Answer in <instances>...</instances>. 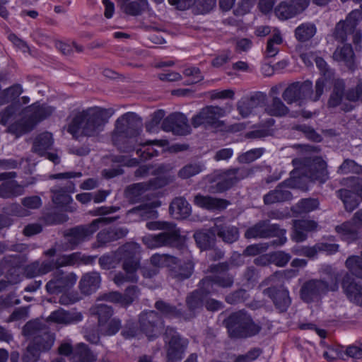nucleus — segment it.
I'll use <instances>...</instances> for the list:
<instances>
[{
  "label": "nucleus",
  "mask_w": 362,
  "mask_h": 362,
  "mask_svg": "<svg viewBox=\"0 0 362 362\" xmlns=\"http://www.w3.org/2000/svg\"><path fill=\"white\" fill-rule=\"evenodd\" d=\"M115 113L113 108L95 106L78 112L68 126V132L75 134L81 132L86 136H96Z\"/></svg>",
  "instance_id": "nucleus-1"
},
{
  "label": "nucleus",
  "mask_w": 362,
  "mask_h": 362,
  "mask_svg": "<svg viewBox=\"0 0 362 362\" xmlns=\"http://www.w3.org/2000/svg\"><path fill=\"white\" fill-rule=\"evenodd\" d=\"M326 83L324 78H319L315 83V90H313V83L310 81L294 82L290 84L283 92L282 98L288 103L302 102L309 99L317 101L324 92Z\"/></svg>",
  "instance_id": "nucleus-2"
},
{
  "label": "nucleus",
  "mask_w": 362,
  "mask_h": 362,
  "mask_svg": "<svg viewBox=\"0 0 362 362\" xmlns=\"http://www.w3.org/2000/svg\"><path fill=\"white\" fill-rule=\"evenodd\" d=\"M118 218L119 216L100 217L94 219L89 224L79 225L66 230L64 232L66 249L74 250L81 243L88 240L100 226L109 224Z\"/></svg>",
  "instance_id": "nucleus-3"
},
{
  "label": "nucleus",
  "mask_w": 362,
  "mask_h": 362,
  "mask_svg": "<svg viewBox=\"0 0 362 362\" xmlns=\"http://www.w3.org/2000/svg\"><path fill=\"white\" fill-rule=\"evenodd\" d=\"M141 120L134 112H127L116 121L115 132L112 136L114 144L123 152H130L134 148L132 146H122L120 140L123 138L134 139L140 133Z\"/></svg>",
  "instance_id": "nucleus-4"
},
{
  "label": "nucleus",
  "mask_w": 362,
  "mask_h": 362,
  "mask_svg": "<svg viewBox=\"0 0 362 362\" xmlns=\"http://www.w3.org/2000/svg\"><path fill=\"white\" fill-rule=\"evenodd\" d=\"M225 323L231 338L250 337L261 330V326L255 323L251 316L243 310L230 314Z\"/></svg>",
  "instance_id": "nucleus-5"
},
{
  "label": "nucleus",
  "mask_w": 362,
  "mask_h": 362,
  "mask_svg": "<svg viewBox=\"0 0 362 362\" xmlns=\"http://www.w3.org/2000/svg\"><path fill=\"white\" fill-rule=\"evenodd\" d=\"M301 151L306 156L303 159V163L306 167L305 175L312 180L325 182L328 178L327 163L322 157L315 156L320 152L317 145H301Z\"/></svg>",
  "instance_id": "nucleus-6"
},
{
  "label": "nucleus",
  "mask_w": 362,
  "mask_h": 362,
  "mask_svg": "<svg viewBox=\"0 0 362 362\" xmlns=\"http://www.w3.org/2000/svg\"><path fill=\"white\" fill-rule=\"evenodd\" d=\"M338 289L337 275L332 273L327 279H310L303 284L300 289V297L305 303H312L320 299L328 291Z\"/></svg>",
  "instance_id": "nucleus-7"
},
{
  "label": "nucleus",
  "mask_w": 362,
  "mask_h": 362,
  "mask_svg": "<svg viewBox=\"0 0 362 362\" xmlns=\"http://www.w3.org/2000/svg\"><path fill=\"white\" fill-rule=\"evenodd\" d=\"M23 334L42 353L49 351L54 342V336L47 326L38 320L28 322L23 328Z\"/></svg>",
  "instance_id": "nucleus-8"
},
{
  "label": "nucleus",
  "mask_w": 362,
  "mask_h": 362,
  "mask_svg": "<svg viewBox=\"0 0 362 362\" xmlns=\"http://www.w3.org/2000/svg\"><path fill=\"white\" fill-rule=\"evenodd\" d=\"M253 173V168L246 166L223 170L218 175V180L210 185L209 191L214 194L223 193L231 189L241 180L252 176Z\"/></svg>",
  "instance_id": "nucleus-9"
},
{
  "label": "nucleus",
  "mask_w": 362,
  "mask_h": 362,
  "mask_svg": "<svg viewBox=\"0 0 362 362\" xmlns=\"http://www.w3.org/2000/svg\"><path fill=\"white\" fill-rule=\"evenodd\" d=\"M229 264L227 262H222L211 267L214 272L211 275L207 276L202 279L200 284L202 289L206 294L216 293V286L223 288H230L234 284V276L228 272Z\"/></svg>",
  "instance_id": "nucleus-10"
},
{
  "label": "nucleus",
  "mask_w": 362,
  "mask_h": 362,
  "mask_svg": "<svg viewBox=\"0 0 362 362\" xmlns=\"http://www.w3.org/2000/svg\"><path fill=\"white\" fill-rule=\"evenodd\" d=\"M286 232V230L281 228L278 224H271L269 220H263L248 228L245 233V237L247 239L276 237L278 239L273 240L272 245L281 246L287 241Z\"/></svg>",
  "instance_id": "nucleus-11"
},
{
  "label": "nucleus",
  "mask_w": 362,
  "mask_h": 362,
  "mask_svg": "<svg viewBox=\"0 0 362 362\" xmlns=\"http://www.w3.org/2000/svg\"><path fill=\"white\" fill-rule=\"evenodd\" d=\"M90 312L98 317V329L102 335H115L122 328L121 320L117 317H112L114 311L111 306L97 304L90 308Z\"/></svg>",
  "instance_id": "nucleus-12"
},
{
  "label": "nucleus",
  "mask_w": 362,
  "mask_h": 362,
  "mask_svg": "<svg viewBox=\"0 0 362 362\" xmlns=\"http://www.w3.org/2000/svg\"><path fill=\"white\" fill-rule=\"evenodd\" d=\"M31 113L25 118L11 124L8 127V132L17 136L30 132L34 127L42 120L52 115L53 110L45 106H31Z\"/></svg>",
  "instance_id": "nucleus-13"
},
{
  "label": "nucleus",
  "mask_w": 362,
  "mask_h": 362,
  "mask_svg": "<svg viewBox=\"0 0 362 362\" xmlns=\"http://www.w3.org/2000/svg\"><path fill=\"white\" fill-rule=\"evenodd\" d=\"M226 111L218 106L207 105L202 108L191 119V124L194 128L202 127L207 129L209 128L218 129L223 127L224 122L220 118L224 117Z\"/></svg>",
  "instance_id": "nucleus-14"
},
{
  "label": "nucleus",
  "mask_w": 362,
  "mask_h": 362,
  "mask_svg": "<svg viewBox=\"0 0 362 362\" xmlns=\"http://www.w3.org/2000/svg\"><path fill=\"white\" fill-rule=\"evenodd\" d=\"M140 330L149 339L157 338L164 327L163 317L155 310L144 311L139 316Z\"/></svg>",
  "instance_id": "nucleus-15"
},
{
  "label": "nucleus",
  "mask_w": 362,
  "mask_h": 362,
  "mask_svg": "<svg viewBox=\"0 0 362 362\" xmlns=\"http://www.w3.org/2000/svg\"><path fill=\"white\" fill-rule=\"evenodd\" d=\"M164 335L165 342H168V360L170 362L180 361L187 348L188 340L182 338L177 331L170 327H166Z\"/></svg>",
  "instance_id": "nucleus-16"
},
{
  "label": "nucleus",
  "mask_w": 362,
  "mask_h": 362,
  "mask_svg": "<svg viewBox=\"0 0 362 362\" xmlns=\"http://www.w3.org/2000/svg\"><path fill=\"white\" fill-rule=\"evenodd\" d=\"M311 0H284L274 9V16L281 21H288L303 13L310 6Z\"/></svg>",
  "instance_id": "nucleus-17"
},
{
  "label": "nucleus",
  "mask_w": 362,
  "mask_h": 362,
  "mask_svg": "<svg viewBox=\"0 0 362 362\" xmlns=\"http://www.w3.org/2000/svg\"><path fill=\"white\" fill-rule=\"evenodd\" d=\"M77 281V276L73 272L57 270L52 274V279L47 283L46 291L49 294H59L71 288Z\"/></svg>",
  "instance_id": "nucleus-18"
},
{
  "label": "nucleus",
  "mask_w": 362,
  "mask_h": 362,
  "mask_svg": "<svg viewBox=\"0 0 362 362\" xmlns=\"http://www.w3.org/2000/svg\"><path fill=\"white\" fill-rule=\"evenodd\" d=\"M76 190L75 183L69 180L64 186L56 185L50 189L52 201L57 206L64 208L66 211H76V204L73 203L71 194Z\"/></svg>",
  "instance_id": "nucleus-19"
},
{
  "label": "nucleus",
  "mask_w": 362,
  "mask_h": 362,
  "mask_svg": "<svg viewBox=\"0 0 362 362\" xmlns=\"http://www.w3.org/2000/svg\"><path fill=\"white\" fill-rule=\"evenodd\" d=\"M180 239V230H174L171 232H161L156 235H146L142 238L143 243L148 249L161 247H173L178 243Z\"/></svg>",
  "instance_id": "nucleus-20"
},
{
  "label": "nucleus",
  "mask_w": 362,
  "mask_h": 362,
  "mask_svg": "<svg viewBox=\"0 0 362 362\" xmlns=\"http://www.w3.org/2000/svg\"><path fill=\"white\" fill-rule=\"evenodd\" d=\"M161 128L166 132L175 135L185 136L191 133V127L187 117L180 112H174L166 117L162 122Z\"/></svg>",
  "instance_id": "nucleus-21"
},
{
  "label": "nucleus",
  "mask_w": 362,
  "mask_h": 362,
  "mask_svg": "<svg viewBox=\"0 0 362 362\" xmlns=\"http://www.w3.org/2000/svg\"><path fill=\"white\" fill-rule=\"evenodd\" d=\"M119 261L122 262L123 267H140L139 253L141 252L140 245L136 243H127L119 247L116 251Z\"/></svg>",
  "instance_id": "nucleus-22"
},
{
  "label": "nucleus",
  "mask_w": 362,
  "mask_h": 362,
  "mask_svg": "<svg viewBox=\"0 0 362 362\" xmlns=\"http://www.w3.org/2000/svg\"><path fill=\"white\" fill-rule=\"evenodd\" d=\"M263 293L272 301L275 309L279 313H286L291 304L289 291L284 286H271L264 290Z\"/></svg>",
  "instance_id": "nucleus-23"
},
{
  "label": "nucleus",
  "mask_w": 362,
  "mask_h": 362,
  "mask_svg": "<svg viewBox=\"0 0 362 362\" xmlns=\"http://www.w3.org/2000/svg\"><path fill=\"white\" fill-rule=\"evenodd\" d=\"M165 185L166 181L164 178L157 177L146 182L129 185L126 189V194L129 199L136 202L146 191L161 188Z\"/></svg>",
  "instance_id": "nucleus-24"
},
{
  "label": "nucleus",
  "mask_w": 362,
  "mask_h": 362,
  "mask_svg": "<svg viewBox=\"0 0 362 362\" xmlns=\"http://www.w3.org/2000/svg\"><path fill=\"white\" fill-rule=\"evenodd\" d=\"M51 264L52 271L60 267H71L80 263L90 264L93 259L89 256L82 255L81 252L58 255L55 259L47 260Z\"/></svg>",
  "instance_id": "nucleus-25"
},
{
  "label": "nucleus",
  "mask_w": 362,
  "mask_h": 362,
  "mask_svg": "<svg viewBox=\"0 0 362 362\" xmlns=\"http://www.w3.org/2000/svg\"><path fill=\"white\" fill-rule=\"evenodd\" d=\"M129 230L124 227L109 228L101 230L96 235L95 247H104L112 242L124 238Z\"/></svg>",
  "instance_id": "nucleus-26"
},
{
  "label": "nucleus",
  "mask_w": 362,
  "mask_h": 362,
  "mask_svg": "<svg viewBox=\"0 0 362 362\" xmlns=\"http://www.w3.org/2000/svg\"><path fill=\"white\" fill-rule=\"evenodd\" d=\"M266 95L262 93H256L250 97H245L237 103V110L243 117H248L254 109L264 105Z\"/></svg>",
  "instance_id": "nucleus-27"
},
{
  "label": "nucleus",
  "mask_w": 362,
  "mask_h": 362,
  "mask_svg": "<svg viewBox=\"0 0 362 362\" xmlns=\"http://www.w3.org/2000/svg\"><path fill=\"white\" fill-rule=\"evenodd\" d=\"M211 230L226 243H233L239 238L238 228L223 222L221 218L216 220Z\"/></svg>",
  "instance_id": "nucleus-28"
},
{
  "label": "nucleus",
  "mask_w": 362,
  "mask_h": 362,
  "mask_svg": "<svg viewBox=\"0 0 362 362\" xmlns=\"http://www.w3.org/2000/svg\"><path fill=\"white\" fill-rule=\"evenodd\" d=\"M345 83L341 79L334 81L333 90L327 102L329 107H336L341 105V110L344 112H349L353 110L354 106L347 103H341L343 97H345Z\"/></svg>",
  "instance_id": "nucleus-29"
},
{
  "label": "nucleus",
  "mask_w": 362,
  "mask_h": 362,
  "mask_svg": "<svg viewBox=\"0 0 362 362\" xmlns=\"http://www.w3.org/2000/svg\"><path fill=\"white\" fill-rule=\"evenodd\" d=\"M194 204L197 206L209 211H223L230 204L225 199L204 196L198 194L194 196Z\"/></svg>",
  "instance_id": "nucleus-30"
},
{
  "label": "nucleus",
  "mask_w": 362,
  "mask_h": 362,
  "mask_svg": "<svg viewBox=\"0 0 362 362\" xmlns=\"http://www.w3.org/2000/svg\"><path fill=\"white\" fill-rule=\"evenodd\" d=\"M194 270V264L191 260L180 261L175 257V261L171 263L169 268V276L176 281H181L189 279Z\"/></svg>",
  "instance_id": "nucleus-31"
},
{
  "label": "nucleus",
  "mask_w": 362,
  "mask_h": 362,
  "mask_svg": "<svg viewBox=\"0 0 362 362\" xmlns=\"http://www.w3.org/2000/svg\"><path fill=\"white\" fill-rule=\"evenodd\" d=\"M158 313L166 318H178L189 320L193 318V315L189 316L185 314L181 308L173 305L163 300H158L154 304Z\"/></svg>",
  "instance_id": "nucleus-32"
},
{
  "label": "nucleus",
  "mask_w": 362,
  "mask_h": 362,
  "mask_svg": "<svg viewBox=\"0 0 362 362\" xmlns=\"http://www.w3.org/2000/svg\"><path fill=\"white\" fill-rule=\"evenodd\" d=\"M341 286L347 298L355 305L362 307V285L349 276H346Z\"/></svg>",
  "instance_id": "nucleus-33"
},
{
  "label": "nucleus",
  "mask_w": 362,
  "mask_h": 362,
  "mask_svg": "<svg viewBox=\"0 0 362 362\" xmlns=\"http://www.w3.org/2000/svg\"><path fill=\"white\" fill-rule=\"evenodd\" d=\"M317 227V223L313 220H294L292 240L297 243L303 242L306 240L308 233L315 231Z\"/></svg>",
  "instance_id": "nucleus-34"
},
{
  "label": "nucleus",
  "mask_w": 362,
  "mask_h": 362,
  "mask_svg": "<svg viewBox=\"0 0 362 362\" xmlns=\"http://www.w3.org/2000/svg\"><path fill=\"white\" fill-rule=\"evenodd\" d=\"M291 192L287 189L286 182L279 184L274 189L270 190L263 197V201L266 205H272L291 200Z\"/></svg>",
  "instance_id": "nucleus-35"
},
{
  "label": "nucleus",
  "mask_w": 362,
  "mask_h": 362,
  "mask_svg": "<svg viewBox=\"0 0 362 362\" xmlns=\"http://www.w3.org/2000/svg\"><path fill=\"white\" fill-rule=\"evenodd\" d=\"M83 320V315L78 312H69L59 308L51 313L47 318V322L57 324L69 325L77 323Z\"/></svg>",
  "instance_id": "nucleus-36"
},
{
  "label": "nucleus",
  "mask_w": 362,
  "mask_h": 362,
  "mask_svg": "<svg viewBox=\"0 0 362 362\" xmlns=\"http://www.w3.org/2000/svg\"><path fill=\"white\" fill-rule=\"evenodd\" d=\"M332 59L337 62H342L351 69L355 65V54L350 44L338 46L332 54Z\"/></svg>",
  "instance_id": "nucleus-37"
},
{
  "label": "nucleus",
  "mask_w": 362,
  "mask_h": 362,
  "mask_svg": "<svg viewBox=\"0 0 362 362\" xmlns=\"http://www.w3.org/2000/svg\"><path fill=\"white\" fill-rule=\"evenodd\" d=\"M101 278L98 272H91L83 275L79 282L81 291L89 295L98 289L100 286Z\"/></svg>",
  "instance_id": "nucleus-38"
},
{
  "label": "nucleus",
  "mask_w": 362,
  "mask_h": 362,
  "mask_svg": "<svg viewBox=\"0 0 362 362\" xmlns=\"http://www.w3.org/2000/svg\"><path fill=\"white\" fill-rule=\"evenodd\" d=\"M204 291L202 289V285L199 284V289L196 290L189 294L186 298V304L189 309V313H185L187 315L190 314L194 317V311L201 309L204 306L205 296H207Z\"/></svg>",
  "instance_id": "nucleus-39"
},
{
  "label": "nucleus",
  "mask_w": 362,
  "mask_h": 362,
  "mask_svg": "<svg viewBox=\"0 0 362 362\" xmlns=\"http://www.w3.org/2000/svg\"><path fill=\"white\" fill-rule=\"evenodd\" d=\"M24 187L17 181L7 180L0 185V198L12 199L24 194Z\"/></svg>",
  "instance_id": "nucleus-40"
},
{
  "label": "nucleus",
  "mask_w": 362,
  "mask_h": 362,
  "mask_svg": "<svg viewBox=\"0 0 362 362\" xmlns=\"http://www.w3.org/2000/svg\"><path fill=\"white\" fill-rule=\"evenodd\" d=\"M169 210L176 218H185L191 214V206L183 197H177L171 202Z\"/></svg>",
  "instance_id": "nucleus-41"
},
{
  "label": "nucleus",
  "mask_w": 362,
  "mask_h": 362,
  "mask_svg": "<svg viewBox=\"0 0 362 362\" xmlns=\"http://www.w3.org/2000/svg\"><path fill=\"white\" fill-rule=\"evenodd\" d=\"M52 272L51 264L47 260L39 262L35 261L24 268L25 277L32 279L37 276L44 275Z\"/></svg>",
  "instance_id": "nucleus-42"
},
{
  "label": "nucleus",
  "mask_w": 362,
  "mask_h": 362,
  "mask_svg": "<svg viewBox=\"0 0 362 362\" xmlns=\"http://www.w3.org/2000/svg\"><path fill=\"white\" fill-rule=\"evenodd\" d=\"M96 360V356L83 343L78 344L75 346L74 354L71 357L72 362H95Z\"/></svg>",
  "instance_id": "nucleus-43"
},
{
  "label": "nucleus",
  "mask_w": 362,
  "mask_h": 362,
  "mask_svg": "<svg viewBox=\"0 0 362 362\" xmlns=\"http://www.w3.org/2000/svg\"><path fill=\"white\" fill-rule=\"evenodd\" d=\"M167 140H153L147 141L142 147L136 150V154L141 157L142 160L151 159L158 155V151L153 147L156 145L159 147H163L168 145Z\"/></svg>",
  "instance_id": "nucleus-44"
},
{
  "label": "nucleus",
  "mask_w": 362,
  "mask_h": 362,
  "mask_svg": "<svg viewBox=\"0 0 362 362\" xmlns=\"http://www.w3.org/2000/svg\"><path fill=\"white\" fill-rule=\"evenodd\" d=\"M359 230L351 221H346L335 228L336 232L341 236V238L349 242L358 239Z\"/></svg>",
  "instance_id": "nucleus-45"
},
{
  "label": "nucleus",
  "mask_w": 362,
  "mask_h": 362,
  "mask_svg": "<svg viewBox=\"0 0 362 362\" xmlns=\"http://www.w3.org/2000/svg\"><path fill=\"white\" fill-rule=\"evenodd\" d=\"M52 134L44 132L35 138L33 145V151L39 156H44L47 150L52 146Z\"/></svg>",
  "instance_id": "nucleus-46"
},
{
  "label": "nucleus",
  "mask_w": 362,
  "mask_h": 362,
  "mask_svg": "<svg viewBox=\"0 0 362 362\" xmlns=\"http://www.w3.org/2000/svg\"><path fill=\"white\" fill-rule=\"evenodd\" d=\"M317 32V28L312 23H303L299 25L294 30L296 39L300 42H305L311 40Z\"/></svg>",
  "instance_id": "nucleus-47"
},
{
  "label": "nucleus",
  "mask_w": 362,
  "mask_h": 362,
  "mask_svg": "<svg viewBox=\"0 0 362 362\" xmlns=\"http://www.w3.org/2000/svg\"><path fill=\"white\" fill-rule=\"evenodd\" d=\"M215 233L209 232H197L194 235L196 243L202 250H211L216 243Z\"/></svg>",
  "instance_id": "nucleus-48"
},
{
  "label": "nucleus",
  "mask_w": 362,
  "mask_h": 362,
  "mask_svg": "<svg viewBox=\"0 0 362 362\" xmlns=\"http://www.w3.org/2000/svg\"><path fill=\"white\" fill-rule=\"evenodd\" d=\"M283 43V37L279 29H275L272 36L268 39L265 54L267 57H275L279 52V45Z\"/></svg>",
  "instance_id": "nucleus-49"
},
{
  "label": "nucleus",
  "mask_w": 362,
  "mask_h": 362,
  "mask_svg": "<svg viewBox=\"0 0 362 362\" xmlns=\"http://www.w3.org/2000/svg\"><path fill=\"white\" fill-rule=\"evenodd\" d=\"M265 111L271 116L284 117L288 113L289 109L279 98L274 97L271 104L265 108Z\"/></svg>",
  "instance_id": "nucleus-50"
},
{
  "label": "nucleus",
  "mask_w": 362,
  "mask_h": 362,
  "mask_svg": "<svg viewBox=\"0 0 362 362\" xmlns=\"http://www.w3.org/2000/svg\"><path fill=\"white\" fill-rule=\"evenodd\" d=\"M337 197L343 202L346 211L351 212L358 205L354 194L348 189H341L337 192Z\"/></svg>",
  "instance_id": "nucleus-51"
},
{
  "label": "nucleus",
  "mask_w": 362,
  "mask_h": 362,
  "mask_svg": "<svg viewBox=\"0 0 362 362\" xmlns=\"http://www.w3.org/2000/svg\"><path fill=\"white\" fill-rule=\"evenodd\" d=\"M122 269L125 273L119 272L114 277V282L117 286H121L125 282H136L138 281L136 272L139 268L128 267L127 269H125L122 266Z\"/></svg>",
  "instance_id": "nucleus-52"
},
{
  "label": "nucleus",
  "mask_w": 362,
  "mask_h": 362,
  "mask_svg": "<svg viewBox=\"0 0 362 362\" xmlns=\"http://www.w3.org/2000/svg\"><path fill=\"white\" fill-rule=\"evenodd\" d=\"M23 90L21 85L18 83H16L1 90L0 93V105L15 100L23 93Z\"/></svg>",
  "instance_id": "nucleus-53"
},
{
  "label": "nucleus",
  "mask_w": 362,
  "mask_h": 362,
  "mask_svg": "<svg viewBox=\"0 0 362 362\" xmlns=\"http://www.w3.org/2000/svg\"><path fill=\"white\" fill-rule=\"evenodd\" d=\"M345 264L352 275L362 279V252L360 256L348 257Z\"/></svg>",
  "instance_id": "nucleus-54"
},
{
  "label": "nucleus",
  "mask_w": 362,
  "mask_h": 362,
  "mask_svg": "<svg viewBox=\"0 0 362 362\" xmlns=\"http://www.w3.org/2000/svg\"><path fill=\"white\" fill-rule=\"evenodd\" d=\"M362 21V11L360 9H355L351 11L346 17L345 20L341 21L344 23L349 32L354 33L356 27Z\"/></svg>",
  "instance_id": "nucleus-55"
},
{
  "label": "nucleus",
  "mask_w": 362,
  "mask_h": 362,
  "mask_svg": "<svg viewBox=\"0 0 362 362\" xmlns=\"http://www.w3.org/2000/svg\"><path fill=\"white\" fill-rule=\"evenodd\" d=\"M147 4L146 0L133 1L127 4H122L121 8L123 11L130 16H139L144 11Z\"/></svg>",
  "instance_id": "nucleus-56"
},
{
  "label": "nucleus",
  "mask_w": 362,
  "mask_h": 362,
  "mask_svg": "<svg viewBox=\"0 0 362 362\" xmlns=\"http://www.w3.org/2000/svg\"><path fill=\"white\" fill-rule=\"evenodd\" d=\"M203 170L204 165L200 163H189L179 170L178 176L182 179H188L200 173Z\"/></svg>",
  "instance_id": "nucleus-57"
},
{
  "label": "nucleus",
  "mask_w": 362,
  "mask_h": 362,
  "mask_svg": "<svg viewBox=\"0 0 362 362\" xmlns=\"http://www.w3.org/2000/svg\"><path fill=\"white\" fill-rule=\"evenodd\" d=\"M264 152V148H253L240 154L237 160L239 163L249 164L260 158Z\"/></svg>",
  "instance_id": "nucleus-58"
},
{
  "label": "nucleus",
  "mask_w": 362,
  "mask_h": 362,
  "mask_svg": "<svg viewBox=\"0 0 362 362\" xmlns=\"http://www.w3.org/2000/svg\"><path fill=\"white\" fill-rule=\"evenodd\" d=\"M173 261H175V257L167 254L156 253L150 258L151 264L157 269L164 267L170 268Z\"/></svg>",
  "instance_id": "nucleus-59"
},
{
  "label": "nucleus",
  "mask_w": 362,
  "mask_h": 362,
  "mask_svg": "<svg viewBox=\"0 0 362 362\" xmlns=\"http://www.w3.org/2000/svg\"><path fill=\"white\" fill-rule=\"evenodd\" d=\"M345 98L349 102L362 103V78H358L355 86L346 90Z\"/></svg>",
  "instance_id": "nucleus-60"
},
{
  "label": "nucleus",
  "mask_w": 362,
  "mask_h": 362,
  "mask_svg": "<svg viewBox=\"0 0 362 362\" xmlns=\"http://www.w3.org/2000/svg\"><path fill=\"white\" fill-rule=\"evenodd\" d=\"M318 206L319 202L317 199L311 198L303 199L296 204L295 210L300 214H306L317 209Z\"/></svg>",
  "instance_id": "nucleus-61"
},
{
  "label": "nucleus",
  "mask_w": 362,
  "mask_h": 362,
  "mask_svg": "<svg viewBox=\"0 0 362 362\" xmlns=\"http://www.w3.org/2000/svg\"><path fill=\"white\" fill-rule=\"evenodd\" d=\"M343 346L337 347L334 349L337 356L341 359H344V355L354 358H362V350L360 346L351 345L346 347V351H343Z\"/></svg>",
  "instance_id": "nucleus-62"
},
{
  "label": "nucleus",
  "mask_w": 362,
  "mask_h": 362,
  "mask_svg": "<svg viewBox=\"0 0 362 362\" xmlns=\"http://www.w3.org/2000/svg\"><path fill=\"white\" fill-rule=\"evenodd\" d=\"M250 298V295L245 289H238L226 296V301L231 305L244 303Z\"/></svg>",
  "instance_id": "nucleus-63"
},
{
  "label": "nucleus",
  "mask_w": 362,
  "mask_h": 362,
  "mask_svg": "<svg viewBox=\"0 0 362 362\" xmlns=\"http://www.w3.org/2000/svg\"><path fill=\"white\" fill-rule=\"evenodd\" d=\"M41 351L31 342L27 346L22 356L23 362H37L40 357Z\"/></svg>",
  "instance_id": "nucleus-64"
}]
</instances>
